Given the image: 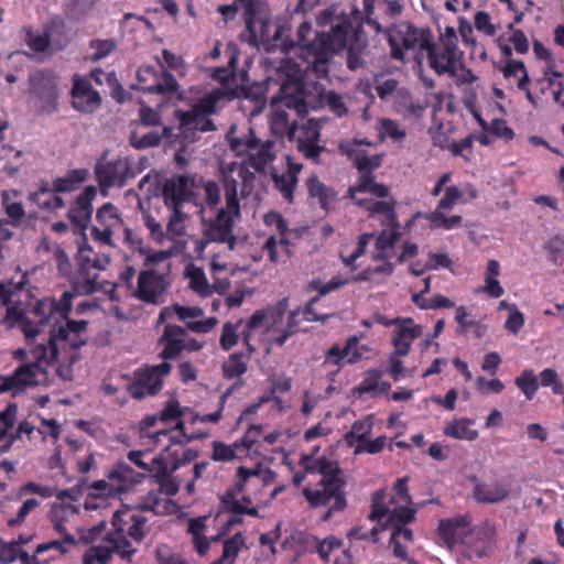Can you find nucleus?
Returning a JSON list of instances; mask_svg holds the SVG:
<instances>
[{
  "mask_svg": "<svg viewBox=\"0 0 564 564\" xmlns=\"http://www.w3.org/2000/svg\"><path fill=\"white\" fill-rule=\"evenodd\" d=\"M429 65L437 75H448L457 85L471 84L477 77L463 62V52L458 47V36L453 26L441 31L438 42L425 50Z\"/></svg>",
  "mask_w": 564,
  "mask_h": 564,
  "instance_id": "9",
  "label": "nucleus"
},
{
  "mask_svg": "<svg viewBox=\"0 0 564 564\" xmlns=\"http://www.w3.org/2000/svg\"><path fill=\"white\" fill-rule=\"evenodd\" d=\"M200 215L206 241L228 242L229 249L232 250L235 242L232 227L235 221L240 218V206H237V210L230 209L226 202V206L218 209L215 217L207 218L206 208H202Z\"/></svg>",
  "mask_w": 564,
  "mask_h": 564,
  "instance_id": "21",
  "label": "nucleus"
},
{
  "mask_svg": "<svg viewBox=\"0 0 564 564\" xmlns=\"http://www.w3.org/2000/svg\"><path fill=\"white\" fill-rule=\"evenodd\" d=\"M184 414L185 408L178 401L170 400L158 414L142 419L138 424L141 445L148 451L161 449L166 453L172 446L208 437V433L186 434L182 420Z\"/></svg>",
  "mask_w": 564,
  "mask_h": 564,
  "instance_id": "6",
  "label": "nucleus"
},
{
  "mask_svg": "<svg viewBox=\"0 0 564 564\" xmlns=\"http://www.w3.org/2000/svg\"><path fill=\"white\" fill-rule=\"evenodd\" d=\"M384 34L392 58L402 62L416 61L421 79L427 88H433L434 80L422 74V53L433 40L432 31L429 28H417L410 22L402 21L387 28Z\"/></svg>",
  "mask_w": 564,
  "mask_h": 564,
  "instance_id": "10",
  "label": "nucleus"
},
{
  "mask_svg": "<svg viewBox=\"0 0 564 564\" xmlns=\"http://www.w3.org/2000/svg\"><path fill=\"white\" fill-rule=\"evenodd\" d=\"M87 322H68L58 335H52L47 344H39L31 352L34 362L19 367L11 376L0 377V393H18L26 387L48 384V367L57 364L56 372L64 380L72 379V365L79 360V348L86 343L82 333Z\"/></svg>",
  "mask_w": 564,
  "mask_h": 564,
  "instance_id": "2",
  "label": "nucleus"
},
{
  "mask_svg": "<svg viewBox=\"0 0 564 564\" xmlns=\"http://www.w3.org/2000/svg\"><path fill=\"white\" fill-rule=\"evenodd\" d=\"M275 479V473L263 465L252 468L239 467L235 485L223 498L226 508L237 513L257 516L258 510L251 506V496H258L263 488Z\"/></svg>",
  "mask_w": 564,
  "mask_h": 564,
  "instance_id": "11",
  "label": "nucleus"
},
{
  "mask_svg": "<svg viewBox=\"0 0 564 564\" xmlns=\"http://www.w3.org/2000/svg\"><path fill=\"white\" fill-rule=\"evenodd\" d=\"M296 138L299 151L306 158L316 160L322 151L318 145L321 128L317 121L308 119L300 128L292 124L290 128V138Z\"/></svg>",
  "mask_w": 564,
  "mask_h": 564,
  "instance_id": "30",
  "label": "nucleus"
},
{
  "mask_svg": "<svg viewBox=\"0 0 564 564\" xmlns=\"http://www.w3.org/2000/svg\"><path fill=\"white\" fill-rule=\"evenodd\" d=\"M95 173L102 188L123 186L127 180L134 176L128 158L112 161L101 160L96 164Z\"/></svg>",
  "mask_w": 564,
  "mask_h": 564,
  "instance_id": "24",
  "label": "nucleus"
},
{
  "mask_svg": "<svg viewBox=\"0 0 564 564\" xmlns=\"http://www.w3.org/2000/svg\"><path fill=\"white\" fill-rule=\"evenodd\" d=\"M223 96L221 90L215 89L200 99L189 111H176V118L180 121V134L187 137L192 131L207 132L214 130L215 126L209 116L216 111V105Z\"/></svg>",
  "mask_w": 564,
  "mask_h": 564,
  "instance_id": "18",
  "label": "nucleus"
},
{
  "mask_svg": "<svg viewBox=\"0 0 564 564\" xmlns=\"http://www.w3.org/2000/svg\"><path fill=\"white\" fill-rule=\"evenodd\" d=\"M344 485L345 481L341 474L321 478L316 487H305L303 496L312 508H327L323 516V520L327 521L335 512L343 511L347 506Z\"/></svg>",
  "mask_w": 564,
  "mask_h": 564,
  "instance_id": "16",
  "label": "nucleus"
},
{
  "mask_svg": "<svg viewBox=\"0 0 564 564\" xmlns=\"http://www.w3.org/2000/svg\"><path fill=\"white\" fill-rule=\"evenodd\" d=\"M194 191V178L188 175H178L166 181L163 188L164 203L169 208L183 207Z\"/></svg>",
  "mask_w": 564,
  "mask_h": 564,
  "instance_id": "33",
  "label": "nucleus"
},
{
  "mask_svg": "<svg viewBox=\"0 0 564 564\" xmlns=\"http://www.w3.org/2000/svg\"><path fill=\"white\" fill-rule=\"evenodd\" d=\"M44 32L52 50H61L68 41L65 23L61 19H52Z\"/></svg>",
  "mask_w": 564,
  "mask_h": 564,
  "instance_id": "50",
  "label": "nucleus"
},
{
  "mask_svg": "<svg viewBox=\"0 0 564 564\" xmlns=\"http://www.w3.org/2000/svg\"><path fill=\"white\" fill-rule=\"evenodd\" d=\"M137 79L138 88L147 93L165 96L178 89V84L170 72H158L153 66L140 67Z\"/></svg>",
  "mask_w": 564,
  "mask_h": 564,
  "instance_id": "25",
  "label": "nucleus"
},
{
  "mask_svg": "<svg viewBox=\"0 0 564 564\" xmlns=\"http://www.w3.org/2000/svg\"><path fill=\"white\" fill-rule=\"evenodd\" d=\"M227 139L230 149L238 156L246 155L248 160L246 162L250 164L256 171H262L268 164H270L274 158L272 141H260L256 135L252 128H248L247 131L238 132L232 127L228 133Z\"/></svg>",
  "mask_w": 564,
  "mask_h": 564,
  "instance_id": "15",
  "label": "nucleus"
},
{
  "mask_svg": "<svg viewBox=\"0 0 564 564\" xmlns=\"http://www.w3.org/2000/svg\"><path fill=\"white\" fill-rule=\"evenodd\" d=\"M88 488L90 490L89 496L95 498H115L121 496L118 486L108 477L107 479L91 482Z\"/></svg>",
  "mask_w": 564,
  "mask_h": 564,
  "instance_id": "56",
  "label": "nucleus"
},
{
  "mask_svg": "<svg viewBox=\"0 0 564 564\" xmlns=\"http://www.w3.org/2000/svg\"><path fill=\"white\" fill-rule=\"evenodd\" d=\"M494 533V529L490 527L474 530L467 539L462 552L469 558L486 556L492 549Z\"/></svg>",
  "mask_w": 564,
  "mask_h": 564,
  "instance_id": "39",
  "label": "nucleus"
},
{
  "mask_svg": "<svg viewBox=\"0 0 564 564\" xmlns=\"http://www.w3.org/2000/svg\"><path fill=\"white\" fill-rule=\"evenodd\" d=\"M245 327L246 323L243 324L242 321L225 323L219 338L220 347L224 350H229L236 346L240 337L243 339Z\"/></svg>",
  "mask_w": 564,
  "mask_h": 564,
  "instance_id": "52",
  "label": "nucleus"
},
{
  "mask_svg": "<svg viewBox=\"0 0 564 564\" xmlns=\"http://www.w3.org/2000/svg\"><path fill=\"white\" fill-rule=\"evenodd\" d=\"M273 181L276 189L282 194V196L288 200V203L293 202L294 189L296 187V178L285 172L281 175L274 174Z\"/></svg>",
  "mask_w": 564,
  "mask_h": 564,
  "instance_id": "61",
  "label": "nucleus"
},
{
  "mask_svg": "<svg viewBox=\"0 0 564 564\" xmlns=\"http://www.w3.org/2000/svg\"><path fill=\"white\" fill-rule=\"evenodd\" d=\"M122 213L111 203H105L96 212L95 224L90 229L94 241L108 247H117L116 237L124 228Z\"/></svg>",
  "mask_w": 564,
  "mask_h": 564,
  "instance_id": "22",
  "label": "nucleus"
},
{
  "mask_svg": "<svg viewBox=\"0 0 564 564\" xmlns=\"http://www.w3.org/2000/svg\"><path fill=\"white\" fill-rule=\"evenodd\" d=\"M306 186L311 197L317 198L321 207L323 209H329L336 199V193L323 184L317 176L312 175L307 182Z\"/></svg>",
  "mask_w": 564,
  "mask_h": 564,
  "instance_id": "48",
  "label": "nucleus"
},
{
  "mask_svg": "<svg viewBox=\"0 0 564 564\" xmlns=\"http://www.w3.org/2000/svg\"><path fill=\"white\" fill-rule=\"evenodd\" d=\"M59 78L53 73L35 72L30 76V102L40 113L58 109Z\"/></svg>",
  "mask_w": 564,
  "mask_h": 564,
  "instance_id": "19",
  "label": "nucleus"
},
{
  "mask_svg": "<svg viewBox=\"0 0 564 564\" xmlns=\"http://www.w3.org/2000/svg\"><path fill=\"white\" fill-rule=\"evenodd\" d=\"M134 508H138L139 512H151L154 516L164 517L174 514L178 511V506L172 498L165 497L156 488L150 489L138 499Z\"/></svg>",
  "mask_w": 564,
  "mask_h": 564,
  "instance_id": "34",
  "label": "nucleus"
},
{
  "mask_svg": "<svg viewBox=\"0 0 564 564\" xmlns=\"http://www.w3.org/2000/svg\"><path fill=\"white\" fill-rule=\"evenodd\" d=\"M170 209H171V215H170V220H169L167 228H166V236H169L170 239H174L184 234L185 214L183 213L182 207L170 208Z\"/></svg>",
  "mask_w": 564,
  "mask_h": 564,
  "instance_id": "63",
  "label": "nucleus"
},
{
  "mask_svg": "<svg viewBox=\"0 0 564 564\" xmlns=\"http://www.w3.org/2000/svg\"><path fill=\"white\" fill-rule=\"evenodd\" d=\"M173 310H174L175 314L177 315V317L180 319L186 322L187 327L194 333H208L217 324L216 317H208L204 321H197V322L192 321L194 318H198L204 315L203 310L198 306L175 305L173 307Z\"/></svg>",
  "mask_w": 564,
  "mask_h": 564,
  "instance_id": "41",
  "label": "nucleus"
},
{
  "mask_svg": "<svg viewBox=\"0 0 564 564\" xmlns=\"http://www.w3.org/2000/svg\"><path fill=\"white\" fill-rule=\"evenodd\" d=\"M184 275L188 281L189 289L200 297L212 296L214 292L223 294L230 286L228 276L215 275L214 282L209 283L205 271L193 263L186 265Z\"/></svg>",
  "mask_w": 564,
  "mask_h": 564,
  "instance_id": "26",
  "label": "nucleus"
},
{
  "mask_svg": "<svg viewBox=\"0 0 564 564\" xmlns=\"http://www.w3.org/2000/svg\"><path fill=\"white\" fill-rule=\"evenodd\" d=\"M167 283L162 273L145 270L139 274L134 296L148 304H159L162 301Z\"/></svg>",
  "mask_w": 564,
  "mask_h": 564,
  "instance_id": "29",
  "label": "nucleus"
},
{
  "mask_svg": "<svg viewBox=\"0 0 564 564\" xmlns=\"http://www.w3.org/2000/svg\"><path fill=\"white\" fill-rule=\"evenodd\" d=\"M423 328L412 318H403L392 329L391 343L397 355L406 356L411 351L413 341L422 336Z\"/></svg>",
  "mask_w": 564,
  "mask_h": 564,
  "instance_id": "35",
  "label": "nucleus"
},
{
  "mask_svg": "<svg viewBox=\"0 0 564 564\" xmlns=\"http://www.w3.org/2000/svg\"><path fill=\"white\" fill-rule=\"evenodd\" d=\"M108 478L112 480L120 491L126 494L130 487L139 484L143 475L133 470L127 463H119L113 469L108 473Z\"/></svg>",
  "mask_w": 564,
  "mask_h": 564,
  "instance_id": "43",
  "label": "nucleus"
},
{
  "mask_svg": "<svg viewBox=\"0 0 564 564\" xmlns=\"http://www.w3.org/2000/svg\"><path fill=\"white\" fill-rule=\"evenodd\" d=\"M474 498L480 503H498L509 498L511 484L508 479L475 481Z\"/></svg>",
  "mask_w": 564,
  "mask_h": 564,
  "instance_id": "36",
  "label": "nucleus"
},
{
  "mask_svg": "<svg viewBox=\"0 0 564 564\" xmlns=\"http://www.w3.org/2000/svg\"><path fill=\"white\" fill-rule=\"evenodd\" d=\"M361 144L372 145L371 142L366 140H355L352 142L341 143L339 145V149L343 153L348 155V158L352 161L354 165L358 169V171L364 172L358 178V181L365 175H370L376 181L375 176L370 172L378 169L381 165L382 155L365 154L361 150L358 149V147Z\"/></svg>",
  "mask_w": 564,
  "mask_h": 564,
  "instance_id": "31",
  "label": "nucleus"
},
{
  "mask_svg": "<svg viewBox=\"0 0 564 564\" xmlns=\"http://www.w3.org/2000/svg\"><path fill=\"white\" fill-rule=\"evenodd\" d=\"M246 352H237L229 356L223 365L224 376L228 379H234L242 376L247 371L246 357H250L253 352L249 354L248 347Z\"/></svg>",
  "mask_w": 564,
  "mask_h": 564,
  "instance_id": "53",
  "label": "nucleus"
},
{
  "mask_svg": "<svg viewBox=\"0 0 564 564\" xmlns=\"http://www.w3.org/2000/svg\"><path fill=\"white\" fill-rule=\"evenodd\" d=\"M317 24L329 26V31L319 32L314 45L303 47L305 70L312 69L318 77L326 76L332 54L344 48L349 50V68H357L354 51L360 46V35L349 15L337 13L336 7H329L318 14Z\"/></svg>",
  "mask_w": 564,
  "mask_h": 564,
  "instance_id": "4",
  "label": "nucleus"
},
{
  "mask_svg": "<svg viewBox=\"0 0 564 564\" xmlns=\"http://www.w3.org/2000/svg\"><path fill=\"white\" fill-rule=\"evenodd\" d=\"M158 564H189L181 554L174 552L167 544H160L155 549Z\"/></svg>",
  "mask_w": 564,
  "mask_h": 564,
  "instance_id": "64",
  "label": "nucleus"
},
{
  "mask_svg": "<svg viewBox=\"0 0 564 564\" xmlns=\"http://www.w3.org/2000/svg\"><path fill=\"white\" fill-rule=\"evenodd\" d=\"M473 531L470 521L466 517L442 520L438 524L440 538L449 549L456 545L464 547Z\"/></svg>",
  "mask_w": 564,
  "mask_h": 564,
  "instance_id": "32",
  "label": "nucleus"
},
{
  "mask_svg": "<svg viewBox=\"0 0 564 564\" xmlns=\"http://www.w3.org/2000/svg\"><path fill=\"white\" fill-rule=\"evenodd\" d=\"M348 283H350V280L347 276L336 275L333 276L327 283H323L319 280H312L308 283L307 289L308 291H316L319 296H324Z\"/></svg>",
  "mask_w": 564,
  "mask_h": 564,
  "instance_id": "57",
  "label": "nucleus"
},
{
  "mask_svg": "<svg viewBox=\"0 0 564 564\" xmlns=\"http://www.w3.org/2000/svg\"><path fill=\"white\" fill-rule=\"evenodd\" d=\"M475 422L470 419L460 417L448 422L443 433L454 440L473 442L478 438L479 433L474 429Z\"/></svg>",
  "mask_w": 564,
  "mask_h": 564,
  "instance_id": "46",
  "label": "nucleus"
},
{
  "mask_svg": "<svg viewBox=\"0 0 564 564\" xmlns=\"http://www.w3.org/2000/svg\"><path fill=\"white\" fill-rule=\"evenodd\" d=\"M171 371V365L163 361L156 366L145 367L135 372L129 391L134 399L153 395L162 389V377Z\"/></svg>",
  "mask_w": 564,
  "mask_h": 564,
  "instance_id": "23",
  "label": "nucleus"
},
{
  "mask_svg": "<svg viewBox=\"0 0 564 564\" xmlns=\"http://www.w3.org/2000/svg\"><path fill=\"white\" fill-rule=\"evenodd\" d=\"M514 383L528 400H532L539 389L538 378L531 369L523 370Z\"/></svg>",
  "mask_w": 564,
  "mask_h": 564,
  "instance_id": "58",
  "label": "nucleus"
},
{
  "mask_svg": "<svg viewBox=\"0 0 564 564\" xmlns=\"http://www.w3.org/2000/svg\"><path fill=\"white\" fill-rule=\"evenodd\" d=\"M478 197L477 187L469 182L449 184L444 189V195L437 203L436 208L426 215L433 228L451 230L458 227L462 217L458 215L447 216L456 205H466Z\"/></svg>",
  "mask_w": 564,
  "mask_h": 564,
  "instance_id": "14",
  "label": "nucleus"
},
{
  "mask_svg": "<svg viewBox=\"0 0 564 564\" xmlns=\"http://www.w3.org/2000/svg\"><path fill=\"white\" fill-rule=\"evenodd\" d=\"M246 7V31L242 39L251 45L262 47L265 51L281 48L286 51L289 45L284 37L289 34V28L273 23L262 12V4L257 0H240Z\"/></svg>",
  "mask_w": 564,
  "mask_h": 564,
  "instance_id": "12",
  "label": "nucleus"
},
{
  "mask_svg": "<svg viewBox=\"0 0 564 564\" xmlns=\"http://www.w3.org/2000/svg\"><path fill=\"white\" fill-rule=\"evenodd\" d=\"M173 132V129L170 127H165L162 130V133H159L156 131H151L145 134H143L140 138H137L135 135L132 137V145L137 149H145L150 147L158 145L163 138H171Z\"/></svg>",
  "mask_w": 564,
  "mask_h": 564,
  "instance_id": "60",
  "label": "nucleus"
},
{
  "mask_svg": "<svg viewBox=\"0 0 564 564\" xmlns=\"http://www.w3.org/2000/svg\"><path fill=\"white\" fill-rule=\"evenodd\" d=\"M372 430V419L367 416L362 420L356 421L351 430L346 433L345 440L348 445L352 446L355 443H364L370 435Z\"/></svg>",
  "mask_w": 564,
  "mask_h": 564,
  "instance_id": "54",
  "label": "nucleus"
},
{
  "mask_svg": "<svg viewBox=\"0 0 564 564\" xmlns=\"http://www.w3.org/2000/svg\"><path fill=\"white\" fill-rule=\"evenodd\" d=\"M73 107L86 113H93L101 104L99 94L94 90L87 79L76 77L72 89Z\"/></svg>",
  "mask_w": 564,
  "mask_h": 564,
  "instance_id": "37",
  "label": "nucleus"
},
{
  "mask_svg": "<svg viewBox=\"0 0 564 564\" xmlns=\"http://www.w3.org/2000/svg\"><path fill=\"white\" fill-rule=\"evenodd\" d=\"M502 75L507 79L514 78L517 79V86L519 89L525 91L527 99L535 105V99L529 89V75L525 69V66L520 61H509L502 68Z\"/></svg>",
  "mask_w": 564,
  "mask_h": 564,
  "instance_id": "45",
  "label": "nucleus"
},
{
  "mask_svg": "<svg viewBox=\"0 0 564 564\" xmlns=\"http://www.w3.org/2000/svg\"><path fill=\"white\" fill-rule=\"evenodd\" d=\"M348 196L357 206L369 212L371 216H380L382 225L391 227V230L382 231L376 239L377 251L375 258L387 259L400 237L394 210L395 202L389 196V188L375 181L370 175H365L349 187Z\"/></svg>",
  "mask_w": 564,
  "mask_h": 564,
  "instance_id": "5",
  "label": "nucleus"
},
{
  "mask_svg": "<svg viewBox=\"0 0 564 564\" xmlns=\"http://www.w3.org/2000/svg\"><path fill=\"white\" fill-rule=\"evenodd\" d=\"M137 549H130L128 544H120L110 533L98 544L89 547L84 556V564H107L112 554L122 560L130 561Z\"/></svg>",
  "mask_w": 564,
  "mask_h": 564,
  "instance_id": "27",
  "label": "nucleus"
},
{
  "mask_svg": "<svg viewBox=\"0 0 564 564\" xmlns=\"http://www.w3.org/2000/svg\"><path fill=\"white\" fill-rule=\"evenodd\" d=\"M88 171L85 169L73 170L64 177L53 182V191L56 193H68L75 191L79 184L86 181Z\"/></svg>",
  "mask_w": 564,
  "mask_h": 564,
  "instance_id": "51",
  "label": "nucleus"
},
{
  "mask_svg": "<svg viewBox=\"0 0 564 564\" xmlns=\"http://www.w3.org/2000/svg\"><path fill=\"white\" fill-rule=\"evenodd\" d=\"M173 471L172 467L167 465V470L165 473H154L158 484L156 489L169 498L176 495L181 487V482L171 476V473Z\"/></svg>",
  "mask_w": 564,
  "mask_h": 564,
  "instance_id": "55",
  "label": "nucleus"
},
{
  "mask_svg": "<svg viewBox=\"0 0 564 564\" xmlns=\"http://www.w3.org/2000/svg\"><path fill=\"white\" fill-rule=\"evenodd\" d=\"M91 205H87L76 199L68 212V218L74 225L84 229L91 217Z\"/></svg>",
  "mask_w": 564,
  "mask_h": 564,
  "instance_id": "59",
  "label": "nucleus"
},
{
  "mask_svg": "<svg viewBox=\"0 0 564 564\" xmlns=\"http://www.w3.org/2000/svg\"><path fill=\"white\" fill-rule=\"evenodd\" d=\"M360 337H349L344 347L339 345L332 346L325 352V365L341 368L345 364L354 365L361 360V355L357 351Z\"/></svg>",
  "mask_w": 564,
  "mask_h": 564,
  "instance_id": "38",
  "label": "nucleus"
},
{
  "mask_svg": "<svg viewBox=\"0 0 564 564\" xmlns=\"http://www.w3.org/2000/svg\"><path fill=\"white\" fill-rule=\"evenodd\" d=\"M68 491L63 490L51 506L48 517L54 531L68 543L89 542L94 529H85L80 522L79 506L70 501Z\"/></svg>",
  "mask_w": 564,
  "mask_h": 564,
  "instance_id": "13",
  "label": "nucleus"
},
{
  "mask_svg": "<svg viewBox=\"0 0 564 564\" xmlns=\"http://www.w3.org/2000/svg\"><path fill=\"white\" fill-rule=\"evenodd\" d=\"M278 72L283 76L280 94L271 99V129L275 133L290 132L289 110H295L301 113L305 110V90L303 83V69L291 58H283L278 67Z\"/></svg>",
  "mask_w": 564,
  "mask_h": 564,
  "instance_id": "8",
  "label": "nucleus"
},
{
  "mask_svg": "<svg viewBox=\"0 0 564 564\" xmlns=\"http://www.w3.org/2000/svg\"><path fill=\"white\" fill-rule=\"evenodd\" d=\"M391 388L388 381L382 380V371L369 370L358 387L360 393L384 394Z\"/></svg>",
  "mask_w": 564,
  "mask_h": 564,
  "instance_id": "49",
  "label": "nucleus"
},
{
  "mask_svg": "<svg viewBox=\"0 0 564 564\" xmlns=\"http://www.w3.org/2000/svg\"><path fill=\"white\" fill-rule=\"evenodd\" d=\"M145 452L131 451L128 453V458L139 468L149 473H165L167 470V463L163 454L151 457L150 460H144Z\"/></svg>",
  "mask_w": 564,
  "mask_h": 564,
  "instance_id": "47",
  "label": "nucleus"
},
{
  "mask_svg": "<svg viewBox=\"0 0 564 564\" xmlns=\"http://www.w3.org/2000/svg\"><path fill=\"white\" fill-rule=\"evenodd\" d=\"M17 417V406L9 405L4 411L0 412V452H8L13 443L21 438L23 434L30 436L34 432V427L29 422H21L14 429Z\"/></svg>",
  "mask_w": 564,
  "mask_h": 564,
  "instance_id": "28",
  "label": "nucleus"
},
{
  "mask_svg": "<svg viewBox=\"0 0 564 564\" xmlns=\"http://www.w3.org/2000/svg\"><path fill=\"white\" fill-rule=\"evenodd\" d=\"M408 480V477L399 478L390 494L387 489L375 491L371 496L369 519L377 521L378 525L391 527L390 546L397 558L408 564H419L408 556V549L413 543V532L406 524L415 519L417 510L424 503H413Z\"/></svg>",
  "mask_w": 564,
  "mask_h": 564,
  "instance_id": "3",
  "label": "nucleus"
},
{
  "mask_svg": "<svg viewBox=\"0 0 564 564\" xmlns=\"http://www.w3.org/2000/svg\"><path fill=\"white\" fill-rule=\"evenodd\" d=\"M301 466L305 473L318 474L321 475V478L333 477L341 474L337 463L328 460L325 457L304 455L301 458Z\"/></svg>",
  "mask_w": 564,
  "mask_h": 564,
  "instance_id": "42",
  "label": "nucleus"
},
{
  "mask_svg": "<svg viewBox=\"0 0 564 564\" xmlns=\"http://www.w3.org/2000/svg\"><path fill=\"white\" fill-rule=\"evenodd\" d=\"M375 129L380 142L392 141L400 144L406 138L405 128L398 121L390 118H379L376 122Z\"/></svg>",
  "mask_w": 564,
  "mask_h": 564,
  "instance_id": "44",
  "label": "nucleus"
},
{
  "mask_svg": "<svg viewBox=\"0 0 564 564\" xmlns=\"http://www.w3.org/2000/svg\"><path fill=\"white\" fill-rule=\"evenodd\" d=\"M186 330L181 326L166 325L159 343L162 346L160 356L163 359L175 358L184 350Z\"/></svg>",
  "mask_w": 564,
  "mask_h": 564,
  "instance_id": "40",
  "label": "nucleus"
},
{
  "mask_svg": "<svg viewBox=\"0 0 564 564\" xmlns=\"http://www.w3.org/2000/svg\"><path fill=\"white\" fill-rule=\"evenodd\" d=\"M286 308L288 300L283 299L274 307L257 311L250 316L243 329V345L248 347L249 354L257 351L256 337H263L265 352L269 354L272 345L282 346L297 332L301 310L290 312L284 325L283 316Z\"/></svg>",
  "mask_w": 564,
  "mask_h": 564,
  "instance_id": "7",
  "label": "nucleus"
},
{
  "mask_svg": "<svg viewBox=\"0 0 564 564\" xmlns=\"http://www.w3.org/2000/svg\"><path fill=\"white\" fill-rule=\"evenodd\" d=\"M249 165L243 161L224 165L221 169L225 198L230 209L237 210V206H240L239 194L247 196L254 187L256 173L249 170Z\"/></svg>",
  "mask_w": 564,
  "mask_h": 564,
  "instance_id": "20",
  "label": "nucleus"
},
{
  "mask_svg": "<svg viewBox=\"0 0 564 564\" xmlns=\"http://www.w3.org/2000/svg\"><path fill=\"white\" fill-rule=\"evenodd\" d=\"M78 270L73 278V291H65L61 300L46 297L39 301L32 310L34 322L25 318L23 311L19 305L21 297L22 283L7 281L0 283V306H9L3 318V323L8 327H19L26 339H33L41 333V327L51 325L50 337L58 335L61 328H66L68 314L73 307V299L76 294H91L98 289L97 271L105 270L110 263V257L105 253H96L87 243L78 248ZM51 338H48L50 340Z\"/></svg>",
  "mask_w": 564,
  "mask_h": 564,
  "instance_id": "1",
  "label": "nucleus"
},
{
  "mask_svg": "<svg viewBox=\"0 0 564 564\" xmlns=\"http://www.w3.org/2000/svg\"><path fill=\"white\" fill-rule=\"evenodd\" d=\"M113 531L110 534L120 543L137 549L149 528L148 519L133 506H123L112 518Z\"/></svg>",
  "mask_w": 564,
  "mask_h": 564,
  "instance_id": "17",
  "label": "nucleus"
},
{
  "mask_svg": "<svg viewBox=\"0 0 564 564\" xmlns=\"http://www.w3.org/2000/svg\"><path fill=\"white\" fill-rule=\"evenodd\" d=\"M40 207L58 209L64 206L63 199L48 189H41L30 196Z\"/></svg>",
  "mask_w": 564,
  "mask_h": 564,
  "instance_id": "62",
  "label": "nucleus"
}]
</instances>
